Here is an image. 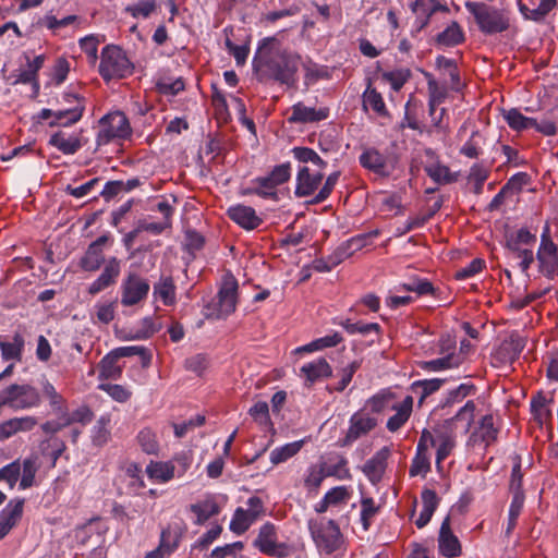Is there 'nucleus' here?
Segmentation results:
<instances>
[{"label": "nucleus", "mask_w": 558, "mask_h": 558, "mask_svg": "<svg viewBox=\"0 0 558 558\" xmlns=\"http://www.w3.org/2000/svg\"><path fill=\"white\" fill-rule=\"evenodd\" d=\"M439 553L448 558L461 555V544L459 538L453 534L450 525V517L447 515L441 522L438 535Z\"/></svg>", "instance_id": "f3484780"}, {"label": "nucleus", "mask_w": 558, "mask_h": 558, "mask_svg": "<svg viewBox=\"0 0 558 558\" xmlns=\"http://www.w3.org/2000/svg\"><path fill=\"white\" fill-rule=\"evenodd\" d=\"M381 76L384 81L390 84L393 90L398 92L411 77V71L409 69H397L384 72Z\"/></svg>", "instance_id": "864d4df0"}, {"label": "nucleus", "mask_w": 558, "mask_h": 558, "mask_svg": "<svg viewBox=\"0 0 558 558\" xmlns=\"http://www.w3.org/2000/svg\"><path fill=\"white\" fill-rule=\"evenodd\" d=\"M37 472L36 462L34 459H25L21 464V481L20 488L26 489L34 484L35 475Z\"/></svg>", "instance_id": "e2e57ef3"}, {"label": "nucleus", "mask_w": 558, "mask_h": 558, "mask_svg": "<svg viewBox=\"0 0 558 558\" xmlns=\"http://www.w3.org/2000/svg\"><path fill=\"white\" fill-rule=\"evenodd\" d=\"M362 99L363 108L365 110L371 108L376 114L380 117L388 116V110L386 108L381 94L378 93L376 88L372 87L371 83H368L366 89L364 90Z\"/></svg>", "instance_id": "c9c22d12"}, {"label": "nucleus", "mask_w": 558, "mask_h": 558, "mask_svg": "<svg viewBox=\"0 0 558 558\" xmlns=\"http://www.w3.org/2000/svg\"><path fill=\"white\" fill-rule=\"evenodd\" d=\"M423 74L427 81L428 99L433 102L442 104L447 97V88L439 85L429 72L424 71Z\"/></svg>", "instance_id": "4d7b16f0"}, {"label": "nucleus", "mask_w": 558, "mask_h": 558, "mask_svg": "<svg viewBox=\"0 0 558 558\" xmlns=\"http://www.w3.org/2000/svg\"><path fill=\"white\" fill-rule=\"evenodd\" d=\"M25 340L22 333L15 332L11 339L0 342L1 357L4 361L20 362L23 356Z\"/></svg>", "instance_id": "c756f323"}, {"label": "nucleus", "mask_w": 558, "mask_h": 558, "mask_svg": "<svg viewBox=\"0 0 558 558\" xmlns=\"http://www.w3.org/2000/svg\"><path fill=\"white\" fill-rule=\"evenodd\" d=\"M48 144L50 146L57 148L59 151H61L64 155H74L83 146L78 135H76V134L68 135L63 131H58V132L53 133L50 136Z\"/></svg>", "instance_id": "c85d7f7f"}, {"label": "nucleus", "mask_w": 558, "mask_h": 558, "mask_svg": "<svg viewBox=\"0 0 558 558\" xmlns=\"http://www.w3.org/2000/svg\"><path fill=\"white\" fill-rule=\"evenodd\" d=\"M227 215L234 223L247 231L257 229L264 221L253 207L242 204L229 207Z\"/></svg>", "instance_id": "2eb2a0df"}, {"label": "nucleus", "mask_w": 558, "mask_h": 558, "mask_svg": "<svg viewBox=\"0 0 558 558\" xmlns=\"http://www.w3.org/2000/svg\"><path fill=\"white\" fill-rule=\"evenodd\" d=\"M390 456V449L383 447L371 459H368L362 466V472L373 484L381 481L387 468V460Z\"/></svg>", "instance_id": "412c9836"}, {"label": "nucleus", "mask_w": 558, "mask_h": 558, "mask_svg": "<svg viewBox=\"0 0 558 558\" xmlns=\"http://www.w3.org/2000/svg\"><path fill=\"white\" fill-rule=\"evenodd\" d=\"M157 3L154 0L140 1L135 4L128 5L125 12L134 19H148L156 10Z\"/></svg>", "instance_id": "bf43d9fd"}, {"label": "nucleus", "mask_w": 558, "mask_h": 558, "mask_svg": "<svg viewBox=\"0 0 558 558\" xmlns=\"http://www.w3.org/2000/svg\"><path fill=\"white\" fill-rule=\"evenodd\" d=\"M300 57L280 48L275 38H264L253 58L259 80H274L292 86L296 82Z\"/></svg>", "instance_id": "f257e3e1"}, {"label": "nucleus", "mask_w": 558, "mask_h": 558, "mask_svg": "<svg viewBox=\"0 0 558 558\" xmlns=\"http://www.w3.org/2000/svg\"><path fill=\"white\" fill-rule=\"evenodd\" d=\"M109 241V234H102L92 242L80 260L81 268L85 271L98 270L105 262L104 251Z\"/></svg>", "instance_id": "ddd939ff"}, {"label": "nucleus", "mask_w": 558, "mask_h": 558, "mask_svg": "<svg viewBox=\"0 0 558 558\" xmlns=\"http://www.w3.org/2000/svg\"><path fill=\"white\" fill-rule=\"evenodd\" d=\"M489 171L480 163H474L469 173V181L474 182V192L482 193L483 185L488 178Z\"/></svg>", "instance_id": "774afa93"}, {"label": "nucleus", "mask_w": 558, "mask_h": 558, "mask_svg": "<svg viewBox=\"0 0 558 558\" xmlns=\"http://www.w3.org/2000/svg\"><path fill=\"white\" fill-rule=\"evenodd\" d=\"M185 82L182 77L172 80L171 77L160 76L156 81V89L163 96H177L184 90Z\"/></svg>", "instance_id": "c03bdc74"}, {"label": "nucleus", "mask_w": 558, "mask_h": 558, "mask_svg": "<svg viewBox=\"0 0 558 558\" xmlns=\"http://www.w3.org/2000/svg\"><path fill=\"white\" fill-rule=\"evenodd\" d=\"M148 280L135 271L129 272L120 286V302L123 306H134L144 302L149 293Z\"/></svg>", "instance_id": "6e6552de"}, {"label": "nucleus", "mask_w": 558, "mask_h": 558, "mask_svg": "<svg viewBox=\"0 0 558 558\" xmlns=\"http://www.w3.org/2000/svg\"><path fill=\"white\" fill-rule=\"evenodd\" d=\"M293 157L302 163H308L316 166L318 169H324L327 162L320 158V156L310 147H293L291 150Z\"/></svg>", "instance_id": "de8ad7c7"}, {"label": "nucleus", "mask_w": 558, "mask_h": 558, "mask_svg": "<svg viewBox=\"0 0 558 558\" xmlns=\"http://www.w3.org/2000/svg\"><path fill=\"white\" fill-rule=\"evenodd\" d=\"M463 362L460 353H449L442 357L424 361L421 363V368L428 372H440L444 369H451L459 367Z\"/></svg>", "instance_id": "72a5a7b5"}, {"label": "nucleus", "mask_w": 558, "mask_h": 558, "mask_svg": "<svg viewBox=\"0 0 558 558\" xmlns=\"http://www.w3.org/2000/svg\"><path fill=\"white\" fill-rule=\"evenodd\" d=\"M464 7L473 15L480 32L484 35L500 34L510 27V19L506 10L476 1H466Z\"/></svg>", "instance_id": "7ed1b4c3"}, {"label": "nucleus", "mask_w": 558, "mask_h": 558, "mask_svg": "<svg viewBox=\"0 0 558 558\" xmlns=\"http://www.w3.org/2000/svg\"><path fill=\"white\" fill-rule=\"evenodd\" d=\"M111 418L109 414L101 415L92 429V442L94 446H105L111 437Z\"/></svg>", "instance_id": "4c0bfd02"}, {"label": "nucleus", "mask_w": 558, "mask_h": 558, "mask_svg": "<svg viewBox=\"0 0 558 558\" xmlns=\"http://www.w3.org/2000/svg\"><path fill=\"white\" fill-rule=\"evenodd\" d=\"M377 424L378 421L375 415L365 409L353 413L349 420V428L344 437L338 440V446H351L357 439L371 433L377 426Z\"/></svg>", "instance_id": "1a4fd4ad"}, {"label": "nucleus", "mask_w": 558, "mask_h": 558, "mask_svg": "<svg viewBox=\"0 0 558 558\" xmlns=\"http://www.w3.org/2000/svg\"><path fill=\"white\" fill-rule=\"evenodd\" d=\"M525 345V338L519 333H511L509 338L501 342L497 351L498 359L504 363H513L519 359Z\"/></svg>", "instance_id": "b1692460"}, {"label": "nucleus", "mask_w": 558, "mask_h": 558, "mask_svg": "<svg viewBox=\"0 0 558 558\" xmlns=\"http://www.w3.org/2000/svg\"><path fill=\"white\" fill-rule=\"evenodd\" d=\"M367 240L366 234H361L350 239L338 246L330 255L327 256L328 263L332 268L347 259L353 251L361 250Z\"/></svg>", "instance_id": "cd10ccee"}, {"label": "nucleus", "mask_w": 558, "mask_h": 558, "mask_svg": "<svg viewBox=\"0 0 558 558\" xmlns=\"http://www.w3.org/2000/svg\"><path fill=\"white\" fill-rule=\"evenodd\" d=\"M335 459V464L326 466L327 476H331L340 481L351 480L352 475L348 468V459L342 454H337Z\"/></svg>", "instance_id": "3c124183"}, {"label": "nucleus", "mask_w": 558, "mask_h": 558, "mask_svg": "<svg viewBox=\"0 0 558 558\" xmlns=\"http://www.w3.org/2000/svg\"><path fill=\"white\" fill-rule=\"evenodd\" d=\"M397 289H402L408 292H415L417 295H433L435 293V289L430 281L417 277L410 278L407 282L400 284Z\"/></svg>", "instance_id": "09e8293b"}, {"label": "nucleus", "mask_w": 558, "mask_h": 558, "mask_svg": "<svg viewBox=\"0 0 558 558\" xmlns=\"http://www.w3.org/2000/svg\"><path fill=\"white\" fill-rule=\"evenodd\" d=\"M120 359L113 350L100 361V376L104 378L117 379L121 375V368L117 365Z\"/></svg>", "instance_id": "8fccbe9b"}, {"label": "nucleus", "mask_w": 558, "mask_h": 558, "mask_svg": "<svg viewBox=\"0 0 558 558\" xmlns=\"http://www.w3.org/2000/svg\"><path fill=\"white\" fill-rule=\"evenodd\" d=\"M378 510L379 507L375 505L373 498L366 497L361 500V522L365 531L369 529L372 519L376 515Z\"/></svg>", "instance_id": "338daca9"}, {"label": "nucleus", "mask_w": 558, "mask_h": 558, "mask_svg": "<svg viewBox=\"0 0 558 558\" xmlns=\"http://www.w3.org/2000/svg\"><path fill=\"white\" fill-rule=\"evenodd\" d=\"M238 281L232 275L225 277L216 298L204 307L205 317L225 319L234 313L238 304Z\"/></svg>", "instance_id": "20e7f679"}, {"label": "nucleus", "mask_w": 558, "mask_h": 558, "mask_svg": "<svg viewBox=\"0 0 558 558\" xmlns=\"http://www.w3.org/2000/svg\"><path fill=\"white\" fill-rule=\"evenodd\" d=\"M120 272L121 262L117 257H110L98 278L89 284L88 292L95 295L114 284Z\"/></svg>", "instance_id": "a211bd4d"}, {"label": "nucleus", "mask_w": 558, "mask_h": 558, "mask_svg": "<svg viewBox=\"0 0 558 558\" xmlns=\"http://www.w3.org/2000/svg\"><path fill=\"white\" fill-rule=\"evenodd\" d=\"M38 424L33 415L15 416L0 423V440H7L20 433H28Z\"/></svg>", "instance_id": "6ab92c4d"}, {"label": "nucleus", "mask_w": 558, "mask_h": 558, "mask_svg": "<svg viewBox=\"0 0 558 558\" xmlns=\"http://www.w3.org/2000/svg\"><path fill=\"white\" fill-rule=\"evenodd\" d=\"M255 187L253 189V193L264 197V198H277L276 187L277 185L268 175L258 177L253 180Z\"/></svg>", "instance_id": "5fc2aeb1"}, {"label": "nucleus", "mask_w": 558, "mask_h": 558, "mask_svg": "<svg viewBox=\"0 0 558 558\" xmlns=\"http://www.w3.org/2000/svg\"><path fill=\"white\" fill-rule=\"evenodd\" d=\"M525 496L524 493H517L512 496L511 504L508 512V522L506 527V536H510L513 530L517 526L518 518L520 517L523 506H524Z\"/></svg>", "instance_id": "a18cd8bd"}, {"label": "nucleus", "mask_w": 558, "mask_h": 558, "mask_svg": "<svg viewBox=\"0 0 558 558\" xmlns=\"http://www.w3.org/2000/svg\"><path fill=\"white\" fill-rule=\"evenodd\" d=\"M476 405L473 400H469L460 408L454 416L448 418L444 423V430L437 432L438 444L436 451V465L439 469L441 462L447 459L456 447V432L459 428L458 424L461 423L460 429L463 434L470 432L474 422V413Z\"/></svg>", "instance_id": "f03ea898"}, {"label": "nucleus", "mask_w": 558, "mask_h": 558, "mask_svg": "<svg viewBox=\"0 0 558 558\" xmlns=\"http://www.w3.org/2000/svg\"><path fill=\"white\" fill-rule=\"evenodd\" d=\"M476 387L471 383H464L448 392L445 405L461 402L468 396L474 395Z\"/></svg>", "instance_id": "0e129e2a"}, {"label": "nucleus", "mask_w": 558, "mask_h": 558, "mask_svg": "<svg viewBox=\"0 0 558 558\" xmlns=\"http://www.w3.org/2000/svg\"><path fill=\"white\" fill-rule=\"evenodd\" d=\"M292 113L288 121L290 123H314L326 120L329 117V109L327 107L314 108L307 107L299 101L291 108Z\"/></svg>", "instance_id": "aec40b11"}, {"label": "nucleus", "mask_w": 558, "mask_h": 558, "mask_svg": "<svg viewBox=\"0 0 558 558\" xmlns=\"http://www.w3.org/2000/svg\"><path fill=\"white\" fill-rule=\"evenodd\" d=\"M322 170L311 171L307 166L300 167L295 178L294 195L300 198L314 197L315 192L319 191L318 189L324 179Z\"/></svg>", "instance_id": "f8f14e48"}, {"label": "nucleus", "mask_w": 558, "mask_h": 558, "mask_svg": "<svg viewBox=\"0 0 558 558\" xmlns=\"http://www.w3.org/2000/svg\"><path fill=\"white\" fill-rule=\"evenodd\" d=\"M415 14L414 26L416 32L422 31L429 24L430 17L438 11H447V7L439 3L438 0H415L410 4Z\"/></svg>", "instance_id": "dca6fc26"}, {"label": "nucleus", "mask_w": 558, "mask_h": 558, "mask_svg": "<svg viewBox=\"0 0 558 558\" xmlns=\"http://www.w3.org/2000/svg\"><path fill=\"white\" fill-rule=\"evenodd\" d=\"M359 160L363 168L379 177L387 178L391 174L392 169L388 165L387 157L375 148L364 150Z\"/></svg>", "instance_id": "4be33fe9"}, {"label": "nucleus", "mask_w": 558, "mask_h": 558, "mask_svg": "<svg viewBox=\"0 0 558 558\" xmlns=\"http://www.w3.org/2000/svg\"><path fill=\"white\" fill-rule=\"evenodd\" d=\"M413 407V397L407 396L401 403L393 407L396 413L387 421V429L391 433L400 429L409 420Z\"/></svg>", "instance_id": "2f4dec72"}, {"label": "nucleus", "mask_w": 558, "mask_h": 558, "mask_svg": "<svg viewBox=\"0 0 558 558\" xmlns=\"http://www.w3.org/2000/svg\"><path fill=\"white\" fill-rule=\"evenodd\" d=\"M339 177H340V172H338V171L329 174L326 178V180H325L323 186L319 189V191L307 203L311 205H316V204H320V203L325 202L330 196L331 192L333 191V189L339 180Z\"/></svg>", "instance_id": "603ef678"}, {"label": "nucleus", "mask_w": 558, "mask_h": 558, "mask_svg": "<svg viewBox=\"0 0 558 558\" xmlns=\"http://www.w3.org/2000/svg\"><path fill=\"white\" fill-rule=\"evenodd\" d=\"M332 375V368L326 359L319 357L305 363L300 368V376L305 378V386L311 387L314 383L328 378Z\"/></svg>", "instance_id": "5701e85b"}, {"label": "nucleus", "mask_w": 558, "mask_h": 558, "mask_svg": "<svg viewBox=\"0 0 558 558\" xmlns=\"http://www.w3.org/2000/svg\"><path fill=\"white\" fill-rule=\"evenodd\" d=\"M137 441L142 450L147 454H156L158 452L159 445L156 438V434L151 429H142L137 435Z\"/></svg>", "instance_id": "680f3d73"}, {"label": "nucleus", "mask_w": 558, "mask_h": 558, "mask_svg": "<svg viewBox=\"0 0 558 558\" xmlns=\"http://www.w3.org/2000/svg\"><path fill=\"white\" fill-rule=\"evenodd\" d=\"M310 530L316 546L328 555L339 549L343 542L340 529L333 520L311 523Z\"/></svg>", "instance_id": "0eeeda50"}, {"label": "nucleus", "mask_w": 558, "mask_h": 558, "mask_svg": "<svg viewBox=\"0 0 558 558\" xmlns=\"http://www.w3.org/2000/svg\"><path fill=\"white\" fill-rule=\"evenodd\" d=\"M445 383L446 379L440 378L416 380L411 385L410 390L418 399V404L422 405L424 400L438 391Z\"/></svg>", "instance_id": "f704fd0d"}, {"label": "nucleus", "mask_w": 558, "mask_h": 558, "mask_svg": "<svg viewBox=\"0 0 558 558\" xmlns=\"http://www.w3.org/2000/svg\"><path fill=\"white\" fill-rule=\"evenodd\" d=\"M63 99L68 104H75L68 109H60L54 111V119L49 122V126H71L78 122L85 110L84 98L78 97L72 93H64Z\"/></svg>", "instance_id": "9b49d317"}, {"label": "nucleus", "mask_w": 558, "mask_h": 558, "mask_svg": "<svg viewBox=\"0 0 558 558\" xmlns=\"http://www.w3.org/2000/svg\"><path fill=\"white\" fill-rule=\"evenodd\" d=\"M538 270L548 279L558 275V247L549 238L547 231L543 232L541 244L536 254Z\"/></svg>", "instance_id": "9d476101"}, {"label": "nucleus", "mask_w": 558, "mask_h": 558, "mask_svg": "<svg viewBox=\"0 0 558 558\" xmlns=\"http://www.w3.org/2000/svg\"><path fill=\"white\" fill-rule=\"evenodd\" d=\"M502 117L506 120V122L508 123V125L517 132L532 129V125L535 124L534 118H529V117L523 116L515 108H512L509 110H504Z\"/></svg>", "instance_id": "ea45409f"}, {"label": "nucleus", "mask_w": 558, "mask_h": 558, "mask_svg": "<svg viewBox=\"0 0 558 558\" xmlns=\"http://www.w3.org/2000/svg\"><path fill=\"white\" fill-rule=\"evenodd\" d=\"M328 477L326 473V463L311 464L304 476V486L308 490H317L323 481Z\"/></svg>", "instance_id": "a19ab883"}, {"label": "nucleus", "mask_w": 558, "mask_h": 558, "mask_svg": "<svg viewBox=\"0 0 558 558\" xmlns=\"http://www.w3.org/2000/svg\"><path fill=\"white\" fill-rule=\"evenodd\" d=\"M421 499L423 508L420 512L418 518L415 520V525L418 529H422L428 524L439 504V498L436 492L433 489H424L421 494Z\"/></svg>", "instance_id": "7c9ffc66"}, {"label": "nucleus", "mask_w": 558, "mask_h": 558, "mask_svg": "<svg viewBox=\"0 0 558 558\" xmlns=\"http://www.w3.org/2000/svg\"><path fill=\"white\" fill-rule=\"evenodd\" d=\"M24 498H13L0 511V539L20 522L24 511Z\"/></svg>", "instance_id": "4468645a"}, {"label": "nucleus", "mask_w": 558, "mask_h": 558, "mask_svg": "<svg viewBox=\"0 0 558 558\" xmlns=\"http://www.w3.org/2000/svg\"><path fill=\"white\" fill-rule=\"evenodd\" d=\"M277 543V531L276 526L266 522L259 529L258 535L254 541V546L259 549L263 554H266L271 546Z\"/></svg>", "instance_id": "58836bf2"}, {"label": "nucleus", "mask_w": 558, "mask_h": 558, "mask_svg": "<svg viewBox=\"0 0 558 558\" xmlns=\"http://www.w3.org/2000/svg\"><path fill=\"white\" fill-rule=\"evenodd\" d=\"M498 432V428L495 427L494 416L492 414H486L477 422L473 433L471 434V439L474 442L481 441L487 447L497 440Z\"/></svg>", "instance_id": "a878e982"}, {"label": "nucleus", "mask_w": 558, "mask_h": 558, "mask_svg": "<svg viewBox=\"0 0 558 558\" xmlns=\"http://www.w3.org/2000/svg\"><path fill=\"white\" fill-rule=\"evenodd\" d=\"M303 444H304L303 440H299V441L289 442L281 447L275 448L270 452L271 463L274 465H277L282 462H286L288 459L292 458L301 450V448L303 447Z\"/></svg>", "instance_id": "37998d69"}, {"label": "nucleus", "mask_w": 558, "mask_h": 558, "mask_svg": "<svg viewBox=\"0 0 558 558\" xmlns=\"http://www.w3.org/2000/svg\"><path fill=\"white\" fill-rule=\"evenodd\" d=\"M119 357L140 355L142 365L147 367L151 362V353L145 347L142 345H128L121 347L114 350Z\"/></svg>", "instance_id": "13d9d810"}, {"label": "nucleus", "mask_w": 558, "mask_h": 558, "mask_svg": "<svg viewBox=\"0 0 558 558\" xmlns=\"http://www.w3.org/2000/svg\"><path fill=\"white\" fill-rule=\"evenodd\" d=\"M338 324L342 326L345 329V331L350 335H368L371 332H378L380 328L379 325L376 323H352L350 319L341 320Z\"/></svg>", "instance_id": "6e6d98bb"}, {"label": "nucleus", "mask_w": 558, "mask_h": 558, "mask_svg": "<svg viewBox=\"0 0 558 558\" xmlns=\"http://www.w3.org/2000/svg\"><path fill=\"white\" fill-rule=\"evenodd\" d=\"M190 510L196 515L194 523L196 525H203L210 518L218 515L221 508L215 496L207 495L203 500L192 504Z\"/></svg>", "instance_id": "bb28decb"}, {"label": "nucleus", "mask_w": 558, "mask_h": 558, "mask_svg": "<svg viewBox=\"0 0 558 558\" xmlns=\"http://www.w3.org/2000/svg\"><path fill=\"white\" fill-rule=\"evenodd\" d=\"M463 40V31L457 22H452L448 27H446L441 33L437 35V43L446 47L457 46Z\"/></svg>", "instance_id": "79ce46f5"}, {"label": "nucleus", "mask_w": 558, "mask_h": 558, "mask_svg": "<svg viewBox=\"0 0 558 558\" xmlns=\"http://www.w3.org/2000/svg\"><path fill=\"white\" fill-rule=\"evenodd\" d=\"M430 471V459L427 452L417 451L412 460L410 476H425Z\"/></svg>", "instance_id": "052dcab7"}, {"label": "nucleus", "mask_w": 558, "mask_h": 558, "mask_svg": "<svg viewBox=\"0 0 558 558\" xmlns=\"http://www.w3.org/2000/svg\"><path fill=\"white\" fill-rule=\"evenodd\" d=\"M342 340V336L339 332L335 331L330 335L315 339L307 344L296 348L295 353H312L326 348H333L338 345Z\"/></svg>", "instance_id": "e433bc0d"}, {"label": "nucleus", "mask_w": 558, "mask_h": 558, "mask_svg": "<svg viewBox=\"0 0 558 558\" xmlns=\"http://www.w3.org/2000/svg\"><path fill=\"white\" fill-rule=\"evenodd\" d=\"M133 64L118 46H106L101 51L99 73L105 81L123 78L131 75Z\"/></svg>", "instance_id": "39448f33"}, {"label": "nucleus", "mask_w": 558, "mask_h": 558, "mask_svg": "<svg viewBox=\"0 0 558 558\" xmlns=\"http://www.w3.org/2000/svg\"><path fill=\"white\" fill-rule=\"evenodd\" d=\"M153 296L165 306H172L177 303V287L171 276H160L153 286Z\"/></svg>", "instance_id": "393cba45"}, {"label": "nucleus", "mask_w": 558, "mask_h": 558, "mask_svg": "<svg viewBox=\"0 0 558 558\" xmlns=\"http://www.w3.org/2000/svg\"><path fill=\"white\" fill-rule=\"evenodd\" d=\"M177 466L173 462L150 461L146 466L147 476L159 483H167L175 476Z\"/></svg>", "instance_id": "473e14b6"}, {"label": "nucleus", "mask_w": 558, "mask_h": 558, "mask_svg": "<svg viewBox=\"0 0 558 558\" xmlns=\"http://www.w3.org/2000/svg\"><path fill=\"white\" fill-rule=\"evenodd\" d=\"M99 124L100 130L96 138L98 146L107 145L116 138L125 140L132 133L130 122L121 111L106 114L100 119Z\"/></svg>", "instance_id": "423d86ee"}, {"label": "nucleus", "mask_w": 558, "mask_h": 558, "mask_svg": "<svg viewBox=\"0 0 558 558\" xmlns=\"http://www.w3.org/2000/svg\"><path fill=\"white\" fill-rule=\"evenodd\" d=\"M44 396L48 399L53 413H63L66 410L65 399L57 391L54 386L45 380L41 385Z\"/></svg>", "instance_id": "49530a36"}, {"label": "nucleus", "mask_w": 558, "mask_h": 558, "mask_svg": "<svg viewBox=\"0 0 558 558\" xmlns=\"http://www.w3.org/2000/svg\"><path fill=\"white\" fill-rule=\"evenodd\" d=\"M251 525L252 524L246 517L245 509H243L241 507L236 508L232 515L229 529L234 534L241 535V534L245 533L250 529Z\"/></svg>", "instance_id": "69168bd1"}]
</instances>
